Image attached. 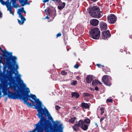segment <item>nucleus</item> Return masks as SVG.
Listing matches in <instances>:
<instances>
[{
    "label": "nucleus",
    "mask_w": 132,
    "mask_h": 132,
    "mask_svg": "<svg viewBox=\"0 0 132 132\" xmlns=\"http://www.w3.org/2000/svg\"><path fill=\"white\" fill-rule=\"evenodd\" d=\"M90 23L93 26H96L99 23V21L97 19H93L90 21Z\"/></svg>",
    "instance_id": "13"
},
{
    "label": "nucleus",
    "mask_w": 132,
    "mask_h": 132,
    "mask_svg": "<svg viewBox=\"0 0 132 132\" xmlns=\"http://www.w3.org/2000/svg\"><path fill=\"white\" fill-rule=\"evenodd\" d=\"M22 12L24 13H26V12L24 10H23Z\"/></svg>",
    "instance_id": "43"
},
{
    "label": "nucleus",
    "mask_w": 132,
    "mask_h": 132,
    "mask_svg": "<svg viewBox=\"0 0 132 132\" xmlns=\"http://www.w3.org/2000/svg\"><path fill=\"white\" fill-rule=\"evenodd\" d=\"M65 5V3H63L60 4L58 6V8L60 10H61L63 9Z\"/></svg>",
    "instance_id": "21"
},
{
    "label": "nucleus",
    "mask_w": 132,
    "mask_h": 132,
    "mask_svg": "<svg viewBox=\"0 0 132 132\" xmlns=\"http://www.w3.org/2000/svg\"><path fill=\"white\" fill-rule=\"evenodd\" d=\"M112 102V100L111 99H108L106 100L107 102Z\"/></svg>",
    "instance_id": "27"
},
{
    "label": "nucleus",
    "mask_w": 132,
    "mask_h": 132,
    "mask_svg": "<svg viewBox=\"0 0 132 132\" xmlns=\"http://www.w3.org/2000/svg\"><path fill=\"white\" fill-rule=\"evenodd\" d=\"M95 125L97 127L98 126V125L96 123H95Z\"/></svg>",
    "instance_id": "41"
},
{
    "label": "nucleus",
    "mask_w": 132,
    "mask_h": 132,
    "mask_svg": "<svg viewBox=\"0 0 132 132\" xmlns=\"http://www.w3.org/2000/svg\"><path fill=\"white\" fill-rule=\"evenodd\" d=\"M61 74L63 75H66L67 74V72L65 71H63L61 72Z\"/></svg>",
    "instance_id": "26"
},
{
    "label": "nucleus",
    "mask_w": 132,
    "mask_h": 132,
    "mask_svg": "<svg viewBox=\"0 0 132 132\" xmlns=\"http://www.w3.org/2000/svg\"><path fill=\"white\" fill-rule=\"evenodd\" d=\"M77 84V82L76 80H72L71 81V84L72 85H75Z\"/></svg>",
    "instance_id": "23"
},
{
    "label": "nucleus",
    "mask_w": 132,
    "mask_h": 132,
    "mask_svg": "<svg viewBox=\"0 0 132 132\" xmlns=\"http://www.w3.org/2000/svg\"><path fill=\"white\" fill-rule=\"evenodd\" d=\"M111 36L109 31L107 30L103 31L102 33V38L104 39H106Z\"/></svg>",
    "instance_id": "12"
},
{
    "label": "nucleus",
    "mask_w": 132,
    "mask_h": 132,
    "mask_svg": "<svg viewBox=\"0 0 132 132\" xmlns=\"http://www.w3.org/2000/svg\"><path fill=\"white\" fill-rule=\"evenodd\" d=\"M76 119V118L75 117L71 118L69 120V122L72 123H73L74 122Z\"/></svg>",
    "instance_id": "24"
},
{
    "label": "nucleus",
    "mask_w": 132,
    "mask_h": 132,
    "mask_svg": "<svg viewBox=\"0 0 132 132\" xmlns=\"http://www.w3.org/2000/svg\"><path fill=\"white\" fill-rule=\"evenodd\" d=\"M108 19L109 22L111 23H114L116 20V16L112 14H111L108 16Z\"/></svg>",
    "instance_id": "11"
},
{
    "label": "nucleus",
    "mask_w": 132,
    "mask_h": 132,
    "mask_svg": "<svg viewBox=\"0 0 132 132\" xmlns=\"http://www.w3.org/2000/svg\"><path fill=\"white\" fill-rule=\"evenodd\" d=\"M23 10H24V8L22 7L21 9H18L17 11V13L19 15V17L20 18L21 21L19 19H18V22L20 25H23L26 20L25 18L21 14V13L23 12Z\"/></svg>",
    "instance_id": "6"
},
{
    "label": "nucleus",
    "mask_w": 132,
    "mask_h": 132,
    "mask_svg": "<svg viewBox=\"0 0 132 132\" xmlns=\"http://www.w3.org/2000/svg\"><path fill=\"white\" fill-rule=\"evenodd\" d=\"M101 66L102 67H104V65H101Z\"/></svg>",
    "instance_id": "47"
},
{
    "label": "nucleus",
    "mask_w": 132,
    "mask_h": 132,
    "mask_svg": "<svg viewBox=\"0 0 132 132\" xmlns=\"http://www.w3.org/2000/svg\"><path fill=\"white\" fill-rule=\"evenodd\" d=\"M54 126L55 127L57 128V130L58 131L53 130V132H63L64 127L62 124H60V122L58 121H56L53 122Z\"/></svg>",
    "instance_id": "8"
},
{
    "label": "nucleus",
    "mask_w": 132,
    "mask_h": 132,
    "mask_svg": "<svg viewBox=\"0 0 132 132\" xmlns=\"http://www.w3.org/2000/svg\"><path fill=\"white\" fill-rule=\"evenodd\" d=\"M45 19H49V18L47 16H46L45 18Z\"/></svg>",
    "instance_id": "38"
},
{
    "label": "nucleus",
    "mask_w": 132,
    "mask_h": 132,
    "mask_svg": "<svg viewBox=\"0 0 132 132\" xmlns=\"http://www.w3.org/2000/svg\"><path fill=\"white\" fill-rule=\"evenodd\" d=\"M7 97H6L5 98V102H6V101H7Z\"/></svg>",
    "instance_id": "44"
},
{
    "label": "nucleus",
    "mask_w": 132,
    "mask_h": 132,
    "mask_svg": "<svg viewBox=\"0 0 132 132\" xmlns=\"http://www.w3.org/2000/svg\"><path fill=\"white\" fill-rule=\"evenodd\" d=\"M100 28L102 30H105L107 29V25L105 23L102 22L100 23Z\"/></svg>",
    "instance_id": "14"
},
{
    "label": "nucleus",
    "mask_w": 132,
    "mask_h": 132,
    "mask_svg": "<svg viewBox=\"0 0 132 132\" xmlns=\"http://www.w3.org/2000/svg\"><path fill=\"white\" fill-rule=\"evenodd\" d=\"M90 36L93 38L95 39H98L100 34L99 29L96 28L92 29L90 32Z\"/></svg>",
    "instance_id": "5"
},
{
    "label": "nucleus",
    "mask_w": 132,
    "mask_h": 132,
    "mask_svg": "<svg viewBox=\"0 0 132 132\" xmlns=\"http://www.w3.org/2000/svg\"><path fill=\"white\" fill-rule=\"evenodd\" d=\"M14 73L11 71H7L5 74L1 73L0 76V98L2 95L1 90L4 95H7L10 99H20L24 104L29 107L32 106L31 104L28 102V99L33 104L34 102L31 99L32 98L36 103L34 105L38 113L37 114L40 119H46L45 117H48L49 120L53 121V118L48 110L44 106L41 102L34 95H28L30 92L29 89L27 87L26 84L21 79L22 75L18 71L13 76Z\"/></svg>",
    "instance_id": "1"
},
{
    "label": "nucleus",
    "mask_w": 132,
    "mask_h": 132,
    "mask_svg": "<svg viewBox=\"0 0 132 132\" xmlns=\"http://www.w3.org/2000/svg\"><path fill=\"white\" fill-rule=\"evenodd\" d=\"M49 121L46 119H40L37 123L35 124L34 129L29 132H50L53 129V127L51 121Z\"/></svg>",
    "instance_id": "2"
},
{
    "label": "nucleus",
    "mask_w": 132,
    "mask_h": 132,
    "mask_svg": "<svg viewBox=\"0 0 132 132\" xmlns=\"http://www.w3.org/2000/svg\"><path fill=\"white\" fill-rule=\"evenodd\" d=\"M92 84L93 86H96L98 84L101 85L102 84V83L98 80H95L93 81Z\"/></svg>",
    "instance_id": "18"
},
{
    "label": "nucleus",
    "mask_w": 132,
    "mask_h": 132,
    "mask_svg": "<svg viewBox=\"0 0 132 132\" xmlns=\"http://www.w3.org/2000/svg\"><path fill=\"white\" fill-rule=\"evenodd\" d=\"M77 108H78V107H75V109H77Z\"/></svg>",
    "instance_id": "45"
},
{
    "label": "nucleus",
    "mask_w": 132,
    "mask_h": 132,
    "mask_svg": "<svg viewBox=\"0 0 132 132\" xmlns=\"http://www.w3.org/2000/svg\"><path fill=\"white\" fill-rule=\"evenodd\" d=\"M105 118V117H102L100 119V121L101 122H101L102 121H103L104 119Z\"/></svg>",
    "instance_id": "32"
},
{
    "label": "nucleus",
    "mask_w": 132,
    "mask_h": 132,
    "mask_svg": "<svg viewBox=\"0 0 132 132\" xmlns=\"http://www.w3.org/2000/svg\"><path fill=\"white\" fill-rule=\"evenodd\" d=\"M79 77H77V79H78V78H79Z\"/></svg>",
    "instance_id": "46"
},
{
    "label": "nucleus",
    "mask_w": 132,
    "mask_h": 132,
    "mask_svg": "<svg viewBox=\"0 0 132 132\" xmlns=\"http://www.w3.org/2000/svg\"><path fill=\"white\" fill-rule=\"evenodd\" d=\"M45 12L46 15H48L49 14H50V13L49 12V10H47V11H46V10H45Z\"/></svg>",
    "instance_id": "30"
},
{
    "label": "nucleus",
    "mask_w": 132,
    "mask_h": 132,
    "mask_svg": "<svg viewBox=\"0 0 132 132\" xmlns=\"http://www.w3.org/2000/svg\"><path fill=\"white\" fill-rule=\"evenodd\" d=\"M2 13L0 12V17L2 16Z\"/></svg>",
    "instance_id": "37"
},
{
    "label": "nucleus",
    "mask_w": 132,
    "mask_h": 132,
    "mask_svg": "<svg viewBox=\"0 0 132 132\" xmlns=\"http://www.w3.org/2000/svg\"><path fill=\"white\" fill-rule=\"evenodd\" d=\"M49 0H44L43 1V2L45 3L48 2Z\"/></svg>",
    "instance_id": "34"
},
{
    "label": "nucleus",
    "mask_w": 132,
    "mask_h": 132,
    "mask_svg": "<svg viewBox=\"0 0 132 132\" xmlns=\"http://www.w3.org/2000/svg\"><path fill=\"white\" fill-rule=\"evenodd\" d=\"M95 89L96 90H98V88L97 87H96L95 88Z\"/></svg>",
    "instance_id": "35"
},
{
    "label": "nucleus",
    "mask_w": 132,
    "mask_h": 132,
    "mask_svg": "<svg viewBox=\"0 0 132 132\" xmlns=\"http://www.w3.org/2000/svg\"><path fill=\"white\" fill-rule=\"evenodd\" d=\"M69 50V49H67V51H68Z\"/></svg>",
    "instance_id": "49"
},
{
    "label": "nucleus",
    "mask_w": 132,
    "mask_h": 132,
    "mask_svg": "<svg viewBox=\"0 0 132 132\" xmlns=\"http://www.w3.org/2000/svg\"><path fill=\"white\" fill-rule=\"evenodd\" d=\"M0 2L3 5H5L7 8V10L9 11L10 14H12L13 15H14V13L12 12V6H11V3L10 2H5L3 0H0Z\"/></svg>",
    "instance_id": "9"
},
{
    "label": "nucleus",
    "mask_w": 132,
    "mask_h": 132,
    "mask_svg": "<svg viewBox=\"0 0 132 132\" xmlns=\"http://www.w3.org/2000/svg\"><path fill=\"white\" fill-rule=\"evenodd\" d=\"M100 110L101 111V114L102 115L103 113H104V109L103 107H101L100 108Z\"/></svg>",
    "instance_id": "25"
},
{
    "label": "nucleus",
    "mask_w": 132,
    "mask_h": 132,
    "mask_svg": "<svg viewBox=\"0 0 132 132\" xmlns=\"http://www.w3.org/2000/svg\"><path fill=\"white\" fill-rule=\"evenodd\" d=\"M28 0H19V3L21 4V6H23L27 4H29L28 2Z\"/></svg>",
    "instance_id": "15"
},
{
    "label": "nucleus",
    "mask_w": 132,
    "mask_h": 132,
    "mask_svg": "<svg viewBox=\"0 0 132 132\" xmlns=\"http://www.w3.org/2000/svg\"><path fill=\"white\" fill-rule=\"evenodd\" d=\"M61 34L60 32L58 34H57L56 35V36L57 37H59V36H61Z\"/></svg>",
    "instance_id": "31"
},
{
    "label": "nucleus",
    "mask_w": 132,
    "mask_h": 132,
    "mask_svg": "<svg viewBox=\"0 0 132 132\" xmlns=\"http://www.w3.org/2000/svg\"><path fill=\"white\" fill-rule=\"evenodd\" d=\"M71 95L72 97L75 98H78L79 96L78 94L75 92L71 93Z\"/></svg>",
    "instance_id": "19"
},
{
    "label": "nucleus",
    "mask_w": 132,
    "mask_h": 132,
    "mask_svg": "<svg viewBox=\"0 0 132 132\" xmlns=\"http://www.w3.org/2000/svg\"><path fill=\"white\" fill-rule=\"evenodd\" d=\"M0 49L5 54H6L8 55H10L11 56L10 57L11 59L14 62V63L15 64L16 69H18L19 68V67L18 65V64L17 63H16L15 62V61L17 59V57L15 56H12V52H8L6 51V50H2V48L0 47Z\"/></svg>",
    "instance_id": "7"
},
{
    "label": "nucleus",
    "mask_w": 132,
    "mask_h": 132,
    "mask_svg": "<svg viewBox=\"0 0 132 132\" xmlns=\"http://www.w3.org/2000/svg\"><path fill=\"white\" fill-rule=\"evenodd\" d=\"M90 120L89 119H86L84 121L80 120L78 122H77L75 126L73 127V130L75 131L79 130V127L80 128L84 130H86L90 123Z\"/></svg>",
    "instance_id": "3"
},
{
    "label": "nucleus",
    "mask_w": 132,
    "mask_h": 132,
    "mask_svg": "<svg viewBox=\"0 0 132 132\" xmlns=\"http://www.w3.org/2000/svg\"><path fill=\"white\" fill-rule=\"evenodd\" d=\"M9 0H7V1L6 2H5V3H6V2H9Z\"/></svg>",
    "instance_id": "42"
},
{
    "label": "nucleus",
    "mask_w": 132,
    "mask_h": 132,
    "mask_svg": "<svg viewBox=\"0 0 132 132\" xmlns=\"http://www.w3.org/2000/svg\"><path fill=\"white\" fill-rule=\"evenodd\" d=\"M131 38L132 39V38Z\"/></svg>",
    "instance_id": "50"
},
{
    "label": "nucleus",
    "mask_w": 132,
    "mask_h": 132,
    "mask_svg": "<svg viewBox=\"0 0 132 132\" xmlns=\"http://www.w3.org/2000/svg\"><path fill=\"white\" fill-rule=\"evenodd\" d=\"M4 56L2 54L0 56V63H3V61L4 58L3 57Z\"/></svg>",
    "instance_id": "22"
},
{
    "label": "nucleus",
    "mask_w": 132,
    "mask_h": 132,
    "mask_svg": "<svg viewBox=\"0 0 132 132\" xmlns=\"http://www.w3.org/2000/svg\"><path fill=\"white\" fill-rule=\"evenodd\" d=\"M13 7L16 8L20 7L18 4L16 3V0H11Z\"/></svg>",
    "instance_id": "16"
},
{
    "label": "nucleus",
    "mask_w": 132,
    "mask_h": 132,
    "mask_svg": "<svg viewBox=\"0 0 132 132\" xmlns=\"http://www.w3.org/2000/svg\"><path fill=\"white\" fill-rule=\"evenodd\" d=\"M111 79L110 77L107 75L104 76L102 78V80L104 84L106 85L110 86L111 83L110 81Z\"/></svg>",
    "instance_id": "10"
},
{
    "label": "nucleus",
    "mask_w": 132,
    "mask_h": 132,
    "mask_svg": "<svg viewBox=\"0 0 132 132\" xmlns=\"http://www.w3.org/2000/svg\"><path fill=\"white\" fill-rule=\"evenodd\" d=\"M55 109L57 110H59L60 108V107L57 105H56L55 106Z\"/></svg>",
    "instance_id": "29"
},
{
    "label": "nucleus",
    "mask_w": 132,
    "mask_h": 132,
    "mask_svg": "<svg viewBox=\"0 0 132 132\" xmlns=\"http://www.w3.org/2000/svg\"><path fill=\"white\" fill-rule=\"evenodd\" d=\"M79 67V66L78 64H76L74 66V67L75 68H78Z\"/></svg>",
    "instance_id": "33"
},
{
    "label": "nucleus",
    "mask_w": 132,
    "mask_h": 132,
    "mask_svg": "<svg viewBox=\"0 0 132 132\" xmlns=\"http://www.w3.org/2000/svg\"><path fill=\"white\" fill-rule=\"evenodd\" d=\"M81 106L83 108L86 109L88 108H89V105L88 104L86 103H82Z\"/></svg>",
    "instance_id": "20"
},
{
    "label": "nucleus",
    "mask_w": 132,
    "mask_h": 132,
    "mask_svg": "<svg viewBox=\"0 0 132 132\" xmlns=\"http://www.w3.org/2000/svg\"><path fill=\"white\" fill-rule=\"evenodd\" d=\"M91 1L94 2H95L97 0H91Z\"/></svg>",
    "instance_id": "39"
},
{
    "label": "nucleus",
    "mask_w": 132,
    "mask_h": 132,
    "mask_svg": "<svg viewBox=\"0 0 132 132\" xmlns=\"http://www.w3.org/2000/svg\"><path fill=\"white\" fill-rule=\"evenodd\" d=\"M52 0V1H55L56 0Z\"/></svg>",
    "instance_id": "48"
},
{
    "label": "nucleus",
    "mask_w": 132,
    "mask_h": 132,
    "mask_svg": "<svg viewBox=\"0 0 132 132\" xmlns=\"http://www.w3.org/2000/svg\"><path fill=\"white\" fill-rule=\"evenodd\" d=\"M97 66L98 67H100L101 66V65L100 64H97Z\"/></svg>",
    "instance_id": "36"
},
{
    "label": "nucleus",
    "mask_w": 132,
    "mask_h": 132,
    "mask_svg": "<svg viewBox=\"0 0 132 132\" xmlns=\"http://www.w3.org/2000/svg\"><path fill=\"white\" fill-rule=\"evenodd\" d=\"M89 95V94L87 93H84L83 94V96H88Z\"/></svg>",
    "instance_id": "28"
},
{
    "label": "nucleus",
    "mask_w": 132,
    "mask_h": 132,
    "mask_svg": "<svg viewBox=\"0 0 132 132\" xmlns=\"http://www.w3.org/2000/svg\"><path fill=\"white\" fill-rule=\"evenodd\" d=\"M99 8L96 6H93L88 9L89 13L92 17L96 18H99L103 15L102 11H100Z\"/></svg>",
    "instance_id": "4"
},
{
    "label": "nucleus",
    "mask_w": 132,
    "mask_h": 132,
    "mask_svg": "<svg viewBox=\"0 0 132 132\" xmlns=\"http://www.w3.org/2000/svg\"><path fill=\"white\" fill-rule=\"evenodd\" d=\"M93 80V76L90 75L88 76L86 79V81L88 83H90Z\"/></svg>",
    "instance_id": "17"
},
{
    "label": "nucleus",
    "mask_w": 132,
    "mask_h": 132,
    "mask_svg": "<svg viewBox=\"0 0 132 132\" xmlns=\"http://www.w3.org/2000/svg\"><path fill=\"white\" fill-rule=\"evenodd\" d=\"M130 100L131 101H132V96H131L130 98Z\"/></svg>",
    "instance_id": "40"
}]
</instances>
